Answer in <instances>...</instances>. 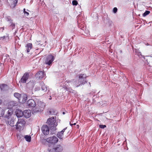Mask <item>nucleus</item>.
<instances>
[{
  "label": "nucleus",
  "mask_w": 152,
  "mask_h": 152,
  "mask_svg": "<svg viewBox=\"0 0 152 152\" xmlns=\"http://www.w3.org/2000/svg\"><path fill=\"white\" fill-rule=\"evenodd\" d=\"M2 29V31H3V30L4 29V27H3L1 28L0 29Z\"/></svg>",
  "instance_id": "c03bdc74"
},
{
  "label": "nucleus",
  "mask_w": 152,
  "mask_h": 152,
  "mask_svg": "<svg viewBox=\"0 0 152 152\" xmlns=\"http://www.w3.org/2000/svg\"><path fill=\"white\" fill-rule=\"evenodd\" d=\"M70 125L71 126H72V125H73V124H71L70 123Z\"/></svg>",
  "instance_id": "09e8293b"
},
{
  "label": "nucleus",
  "mask_w": 152,
  "mask_h": 152,
  "mask_svg": "<svg viewBox=\"0 0 152 152\" xmlns=\"http://www.w3.org/2000/svg\"><path fill=\"white\" fill-rule=\"evenodd\" d=\"M67 129V127L65 128H64L61 132H62L63 134L65 130L66 129Z\"/></svg>",
  "instance_id": "ea45409f"
},
{
  "label": "nucleus",
  "mask_w": 152,
  "mask_h": 152,
  "mask_svg": "<svg viewBox=\"0 0 152 152\" xmlns=\"http://www.w3.org/2000/svg\"><path fill=\"white\" fill-rule=\"evenodd\" d=\"M117 8L116 7H115L113 9V12L114 13H116L117 12Z\"/></svg>",
  "instance_id": "e433bc0d"
},
{
  "label": "nucleus",
  "mask_w": 152,
  "mask_h": 152,
  "mask_svg": "<svg viewBox=\"0 0 152 152\" xmlns=\"http://www.w3.org/2000/svg\"><path fill=\"white\" fill-rule=\"evenodd\" d=\"M2 39L4 42H7L8 41V37L7 36H4L0 37V40Z\"/></svg>",
  "instance_id": "4be33fe9"
},
{
  "label": "nucleus",
  "mask_w": 152,
  "mask_h": 152,
  "mask_svg": "<svg viewBox=\"0 0 152 152\" xmlns=\"http://www.w3.org/2000/svg\"><path fill=\"white\" fill-rule=\"evenodd\" d=\"M40 142L42 144L46 145H47V142H48V141L47 140V138L45 139L44 138H41L40 140Z\"/></svg>",
  "instance_id": "412c9836"
},
{
  "label": "nucleus",
  "mask_w": 152,
  "mask_h": 152,
  "mask_svg": "<svg viewBox=\"0 0 152 152\" xmlns=\"http://www.w3.org/2000/svg\"><path fill=\"white\" fill-rule=\"evenodd\" d=\"M55 110L53 109H51L49 111L48 113L50 115H55Z\"/></svg>",
  "instance_id": "c85d7f7f"
},
{
  "label": "nucleus",
  "mask_w": 152,
  "mask_h": 152,
  "mask_svg": "<svg viewBox=\"0 0 152 152\" xmlns=\"http://www.w3.org/2000/svg\"><path fill=\"white\" fill-rule=\"evenodd\" d=\"M49 99L50 100H51V99H52V98L51 97V96H50V98Z\"/></svg>",
  "instance_id": "49530a36"
},
{
  "label": "nucleus",
  "mask_w": 152,
  "mask_h": 152,
  "mask_svg": "<svg viewBox=\"0 0 152 152\" xmlns=\"http://www.w3.org/2000/svg\"><path fill=\"white\" fill-rule=\"evenodd\" d=\"M23 11V13H24L25 15H26L27 16H28L29 15V13L26 11V9L25 8H24Z\"/></svg>",
  "instance_id": "f704fd0d"
},
{
  "label": "nucleus",
  "mask_w": 152,
  "mask_h": 152,
  "mask_svg": "<svg viewBox=\"0 0 152 152\" xmlns=\"http://www.w3.org/2000/svg\"><path fill=\"white\" fill-rule=\"evenodd\" d=\"M66 82H67V83H70L72 82V81L70 80H66Z\"/></svg>",
  "instance_id": "79ce46f5"
},
{
  "label": "nucleus",
  "mask_w": 152,
  "mask_h": 152,
  "mask_svg": "<svg viewBox=\"0 0 152 152\" xmlns=\"http://www.w3.org/2000/svg\"><path fill=\"white\" fill-rule=\"evenodd\" d=\"M13 113L12 110L10 109L8 110L7 113L5 115V117L7 119H9L10 116L12 115Z\"/></svg>",
  "instance_id": "6ab92c4d"
},
{
  "label": "nucleus",
  "mask_w": 152,
  "mask_h": 152,
  "mask_svg": "<svg viewBox=\"0 0 152 152\" xmlns=\"http://www.w3.org/2000/svg\"><path fill=\"white\" fill-rule=\"evenodd\" d=\"M47 123L48 124L51 131L53 132L56 130V127L57 125V123L56 122L54 117H53L48 119Z\"/></svg>",
  "instance_id": "f257e3e1"
},
{
  "label": "nucleus",
  "mask_w": 152,
  "mask_h": 152,
  "mask_svg": "<svg viewBox=\"0 0 152 152\" xmlns=\"http://www.w3.org/2000/svg\"><path fill=\"white\" fill-rule=\"evenodd\" d=\"M14 96L16 98H17L19 101L20 100L21 98V95L18 93H15L14 94Z\"/></svg>",
  "instance_id": "aec40b11"
},
{
  "label": "nucleus",
  "mask_w": 152,
  "mask_h": 152,
  "mask_svg": "<svg viewBox=\"0 0 152 152\" xmlns=\"http://www.w3.org/2000/svg\"><path fill=\"white\" fill-rule=\"evenodd\" d=\"M18 1V0H11L10 4V7L12 9L16 7Z\"/></svg>",
  "instance_id": "ddd939ff"
},
{
  "label": "nucleus",
  "mask_w": 152,
  "mask_h": 152,
  "mask_svg": "<svg viewBox=\"0 0 152 152\" xmlns=\"http://www.w3.org/2000/svg\"><path fill=\"white\" fill-rule=\"evenodd\" d=\"M54 59V57L52 55H49L45 60V64L48 65H50Z\"/></svg>",
  "instance_id": "39448f33"
},
{
  "label": "nucleus",
  "mask_w": 152,
  "mask_h": 152,
  "mask_svg": "<svg viewBox=\"0 0 152 152\" xmlns=\"http://www.w3.org/2000/svg\"><path fill=\"white\" fill-rule=\"evenodd\" d=\"M31 115V111L29 110H26L23 111V116L26 118H28Z\"/></svg>",
  "instance_id": "f8f14e48"
},
{
  "label": "nucleus",
  "mask_w": 152,
  "mask_h": 152,
  "mask_svg": "<svg viewBox=\"0 0 152 152\" xmlns=\"http://www.w3.org/2000/svg\"><path fill=\"white\" fill-rule=\"evenodd\" d=\"M25 124L26 122L23 119L21 118L19 119L15 125L16 129H20L25 126Z\"/></svg>",
  "instance_id": "20e7f679"
},
{
  "label": "nucleus",
  "mask_w": 152,
  "mask_h": 152,
  "mask_svg": "<svg viewBox=\"0 0 152 152\" xmlns=\"http://www.w3.org/2000/svg\"><path fill=\"white\" fill-rule=\"evenodd\" d=\"M39 90V88L38 87L37 88V89L36 88V90H35L36 91V90Z\"/></svg>",
  "instance_id": "37998d69"
},
{
  "label": "nucleus",
  "mask_w": 152,
  "mask_h": 152,
  "mask_svg": "<svg viewBox=\"0 0 152 152\" xmlns=\"http://www.w3.org/2000/svg\"><path fill=\"white\" fill-rule=\"evenodd\" d=\"M126 142V139L125 141L124 142Z\"/></svg>",
  "instance_id": "3c124183"
},
{
  "label": "nucleus",
  "mask_w": 152,
  "mask_h": 152,
  "mask_svg": "<svg viewBox=\"0 0 152 152\" xmlns=\"http://www.w3.org/2000/svg\"><path fill=\"white\" fill-rule=\"evenodd\" d=\"M78 4L77 1L75 0H73L72 1V4L73 5L76 6Z\"/></svg>",
  "instance_id": "72a5a7b5"
},
{
  "label": "nucleus",
  "mask_w": 152,
  "mask_h": 152,
  "mask_svg": "<svg viewBox=\"0 0 152 152\" xmlns=\"http://www.w3.org/2000/svg\"><path fill=\"white\" fill-rule=\"evenodd\" d=\"M40 86H41L42 90L44 92H46L48 90L47 86L45 85V84L43 82H40Z\"/></svg>",
  "instance_id": "f3484780"
},
{
  "label": "nucleus",
  "mask_w": 152,
  "mask_h": 152,
  "mask_svg": "<svg viewBox=\"0 0 152 152\" xmlns=\"http://www.w3.org/2000/svg\"><path fill=\"white\" fill-rule=\"evenodd\" d=\"M37 105L38 107H36L35 108L32 110V113H34L37 112L42 111L44 108L45 106V103L41 101H38L37 102Z\"/></svg>",
  "instance_id": "f03ea898"
},
{
  "label": "nucleus",
  "mask_w": 152,
  "mask_h": 152,
  "mask_svg": "<svg viewBox=\"0 0 152 152\" xmlns=\"http://www.w3.org/2000/svg\"><path fill=\"white\" fill-rule=\"evenodd\" d=\"M27 104L29 106V108H32L33 109L35 108L36 104L35 101L32 99L28 100L27 102Z\"/></svg>",
  "instance_id": "0eeeda50"
},
{
  "label": "nucleus",
  "mask_w": 152,
  "mask_h": 152,
  "mask_svg": "<svg viewBox=\"0 0 152 152\" xmlns=\"http://www.w3.org/2000/svg\"><path fill=\"white\" fill-rule=\"evenodd\" d=\"M36 81L34 80L30 81L26 84L27 88L30 90H32L35 84Z\"/></svg>",
  "instance_id": "1a4fd4ad"
},
{
  "label": "nucleus",
  "mask_w": 152,
  "mask_h": 152,
  "mask_svg": "<svg viewBox=\"0 0 152 152\" xmlns=\"http://www.w3.org/2000/svg\"><path fill=\"white\" fill-rule=\"evenodd\" d=\"M150 11L148 10H146L145 12L143 13L142 14V16L143 17H145L147 15H148L150 13Z\"/></svg>",
  "instance_id": "473e14b6"
},
{
  "label": "nucleus",
  "mask_w": 152,
  "mask_h": 152,
  "mask_svg": "<svg viewBox=\"0 0 152 152\" xmlns=\"http://www.w3.org/2000/svg\"><path fill=\"white\" fill-rule=\"evenodd\" d=\"M6 20L8 22H12L13 21V20L11 19V17L10 16H7L6 17Z\"/></svg>",
  "instance_id": "7c9ffc66"
},
{
  "label": "nucleus",
  "mask_w": 152,
  "mask_h": 152,
  "mask_svg": "<svg viewBox=\"0 0 152 152\" xmlns=\"http://www.w3.org/2000/svg\"><path fill=\"white\" fill-rule=\"evenodd\" d=\"M62 114H63V115H64V114H65V112H63V113H62Z\"/></svg>",
  "instance_id": "a18cd8bd"
},
{
  "label": "nucleus",
  "mask_w": 152,
  "mask_h": 152,
  "mask_svg": "<svg viewBox=\"0 0 152 152\" xmlns=\"http://www.w3.org/2000/svg\"><path fill=\"white\" fill-rule=\"evenodd\" d=\"M45 74L42 71H39L35 75V77L37 79H41L44 77Z\"/></svg>",
  "instance_id": "9d476101"
},
{
  "label": "nucleus",
  "mask_w": 152,
  "mask_h": 152,
  "mask_svg": "<svg viewBox=\"0 0 152 152\" xmlns=\"http://www.w3.org/2000/svg\"><path fill=\"white\" fill-rule=\"evenodd\" d=\"M4 110L0 107V117H3L4 115Z\"/></svg>",
  "instance_id": "a878e982"
},
{
  "label": "nucleus",
  "mask_w": 152,
  "mask_h": 152,
  "mask_svg": "<svg viewBox=\"0 0 152 152\" xmlns=\"http://www.w3.org/2000/svg\"><path fill=\"white\" fill-rule=\"evenodd\" d=\"M17 137L19 139V140H20V141H21L23 139V137L21 134H18L17 135Z\"/></svg>",
  "instance_id": "c756f323"
},
{
  "label": "nucleus",
  "mask_w": 152,
  "mask_h": 152,
  "mask_svg": "<svg viewBox=\"0 0 152 152\" xmlns=\"http://www.w3.org/2000/svg\"><path fill=\"white\" fill-rule=\"evenodd\" d=\"M52 146L50 145H49V147L48 148V152H55V146L52 145Z\"/></svg>",
  "instance_id": "a211bd4d"
},
{
  "label": "nucleus",
  "mask_w": 152,
  "mask_h": 152,
  "mask_svg": "<svg viewBox=\"0 0 152 152\" xmlns=\"http://www.w3.org/2000/svg\"><path fill=\"white\" fill-rule=\"evenodd\" d=\"M48 142L52 144V145H54V144L56 143L58 141V138L55 136L50 137L47 138Z\"/></svg>",
  "instance_id": "423d86ee"
},
{
  "label": "nucleus",
  "mask_w": 152,
  "mask_h": 152,
  "mask_svg": "<svg viewBox=\"0 0 152 152\" xmlns=\"http://www.w3.org/2000/svg\"><path fill=\"white\" fill-rule=\"evenodd\" d=\"M15 114L17 117H21L23 116V112L19 109H17L15 112Z\"/></svg>",
  "instance_id": "4468645a"
},
{
  "label": "nucleus",
  "mask_w": 152,
  "mask_h": 152,
  "mask_svg": "<svg viewBox=\"0 0 152 152\" xmlns=\"http://www.w3.org/2000/svg\"><path fill=\"white\" fill-rule=\"evenodd\" d=\"M7 86V85L6 84H2L0 85V88L2 90H4L5 87Z\"/></svg>",
  "instance_id": "cd10ccee"
},
{
  "label": "nucleus",
  "mask_w": 152,
  "mask_h": 152,
  "mask_svg": "<svg viewBox=\"0 0 152 152\" xmlns=\"http://www.w3.org/2000/svg\"><path fill=\"white\" fill-rule=\"evenodd\" d=\"M26 51L27 53H29L30 50L32 48V44L31 43H28L26 44Z\"/></svg>",
  "instance_id": "2eb2a0df"
},
{
  "label": "nucleus",
  "mask_w": 152,
  "mask_h": 152,
  "mask_svg": "<svg viewBox=\"0 0 152 152\" xmlns=\"http://www.w3.org/2000/svg\"><path fill=\"white\" fill-rule=\"evenodd\" d=\"M87 76L85 74H80L79 76L78 85H75L76 87H78L82 85H83L87 83V81L86 79Z\"/></svg>",
  "instance_id": "7ed1b4c3"
},
{
  "label": "nucleus",
  "mask_w": 152,
  "mask_h": 152,
  "mask_svg": "<svg viewBox=\"0 0 152 152\" xmlns=\"http://www.w3.org/2000/svg\"><path fill=\"white\" fill-rule=\"evenodd\" d=\"M14 121L13 120H11L10 121L8 122V123L12 127H13L14 126Z\"/></svg>",
  "instance_id": "2f4dec72"
},
{
  "label": "nucleus",
  "mask_w": 152,
  "mask_h": 152,
  "mask_svg": "<svg viewBox=\"0 0 152 152\" xmlns=\"http://www.w3.org/2000/svg\"><path fill=\"white\" fill-rule=\"evenodd\" d=\"M42 133L45 135H48L50 129L48 126L46 125H43L41 128Z\"/></svg>",
  "instance_id": "6e6552de"
},
{
  "label": "nucleus",
  "mask_w": 152,
  "mask_h": 152,
  "mask_svg": "<svg viewBox=\"0 0 152 152\" xmlns=\"http://www.w3.org/2000/svg\"><path fill=\"white\" fill-rule=\"evenodd\" d=\"M63 133L61 131L58 132L57 134V137L60 139H62L63 135Z\"/></svg>",
  "instance_id": "393cba45"
},
{
  "label": "nucleus",
  "mask_w": 152,
  "mask_h": 152,
  "mask_svg": "<svg viewBox=\"0 0 152 152\" xmlns=\"http://www.w3.org/2000/svg\"><path fill=\"white\" fill-rule=\"evenodd\" d=\"M99 127L101 129H104L106 127V125H100L99 126Z\"/></svg>",
  "instance_id": "c9c22d12"
},
{
  "label": "nucleus",
  "mask_w": 152,
  "mask_h": 152,
  "mask_svg": "<svg viewBox=\"0 0 152 152\" xmlns=\"http://www.w3.org/2000/svg\"><path fill=\"white\" fill-rule=\"evenodd\" d=\"M1 99H0V104H1Z\"/></svg>",
  "instance_id": "de8ad7c7"
},
{
  "label": "nucleus",
  "mask_w": 152,
  "mask_h": 152,
  "mask_svg": "<svg viewBox=\"0 0 152 152\" xmlns=\"http://www.w3.org/2000/svg\"><path fill=\"white\" fill-rule=\"evenodd\" d=\"M73 125H76V123H74V124H73Z\"/></svg>",
  "instance_id": "8fccbe9b"
},
{
  "label": "nucleus",
  "mask_w": 152,
  "mask_h": 152,
  "mask_svg": "<svg viewBox=\"0 0 152 152\" xmlns=\"http://www.w3.org/2000/svg\"><path fill=\"white\" fill-rule=\"evenodd\" d=\"M9 23L10 24V27L12 28V30L14 29L15 27V23H13V21L10 22Z\"/></svg>",
  "instance_id": "bb28decb"
},
{
  "label": "nucleus",
  "mask_w": 152,
  "mask_h": 152,
  "mask_svg": "<svg viewBox=\"0 0 152 152\" xmlns=\"http://www.w3.org/2000/svg\"><path fill=\"white\" fill-rule=\"evenodd\" d=\"M63 88L65 89L66 90V91H68L70 93H73V91L72 89L70 88H68L66 86H65L64 85L63 86Z\"/></svg>",
  "instance_id": "5701e85b"
},
{
  "label": "nucleus",
  "mask_w": 152,
  "mask_h": 152,
  "mask_svg": "<svg viewBox=\"0 0 152 152\" xmlns=\"http://www.w3.org/2000/svg\"><path fill=\"white\" fill-rule=\"evenodd\" d=\"M27 99V96H25L23 98V101L24 102H26Z\"/></svg>",
  "instance_id": "4c0bfd02"
},
{
  "label": "nucleus",
  "mask_w": 152,
  "mask_h": 152,
  "mask_svg": "<svg viewBox=\"0 0 152 152\" xmlns=\"http://www.w3.org/2000/svg\"><path fill=\"white\" fill-rule=\"evenodd\" d=\"M67 129V127L65 128H64L61 132H62L63 134L65 130L66 129Z\"/></svg>",
  "instance_id": "a19ab883"
},
{
  "label": "nucleus",
  "mask_w": 152,
  "mask_h": 152,
  "mask_svg": "<svg viewBox=\"0 0 152 152\" xmlns=\"http://www.w3.org/2000/svg\"><path fill=\"white\" fill-rule=\"evenodd\" d=\"M138 55L139 56H142L143 57H144L143 56H142L141 54V53L140 52H139V53L138 54Z\"/></svg>",
  "instance_id": "58836bf2"
},
{
  "label": "nucleus",
  "mask_w": 152,
  "mask_h": 152,
  "mask_svg": "<svg viewBox=\"0 0 152 152\" xmlns=\"http://www.w3.org/2000/svg\"><path fill=\"white\" fill-rule=\"evenodd\" d=\"M29 74L28 72L25 73L20 80L21 82L22 83H26V80L28 79Z\"/></svg>",
  "instance_id": "9b49d317"
},
{
  "label": "nucleus",
  "mask_w": 152,
  "mask_h": 152,
  "mask_svg": "<svg viewBox=\"0 0 152 152\" xmlns=\"http://www.w3.org/2000/svg\"><path fill=\"white\" fill-rule=\"evenodd\" d=\"M55 152H61L63 150L62 147L60 145L55 146Z\"/></svg>",
  "instance_id": "dca6fc26"
},
{
  "label": "nucleus",
  "mask_w": 152,
  "mask_h": 152,
  "mask_svg": "<svg viewBox=\"0 0 152 152\" xmlns=\"http://www.w3.org/2000/svg\"><path fill=\"white\" fill-rule=\"evenodd\" d=\"M24 137L26 141L28 142H29L31 141V138L30 136L26 135Z\"/></svg>",
  "instance_id": "b1692460"
},
{
  "label": "nucleus",
  "mask_w": 152,
  "mask_h": 152,
  "mask_svg": "<svg viewBox=\"0 0 152 152\" xmlns=\"http://www.w3.org/2000/svg\"><path fill=\"white\" fill-rule=\"evenodd\" d=\"M27 11H29V10H27Z\"/></svg>",
  "instance_id": "603ef678"
}]
</instances>
